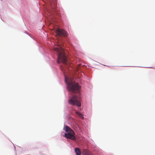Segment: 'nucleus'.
I'll list each match as a JSON object with an SVG mask.
<instances>
[{"instance_id":"obj_1","label":"nucleus","mask_w":155,"mask_h":155,"mask_svg":"<svg viewBox=\"0 0 155 155\" xmlns=\"http://www.w3.org/2000/svg\"><path fill=\"white\" fill-rule=\"evenodd\" d=\"M65 82L67 84L68 90L71 92L78 93L80 91V87L78 84L74 82L71 79L67 80L65 77Z\"/></svg>"},{"instance_id":"obj_2","label":"nucleus","mask_w":155,"mask_h":155,"mask_svg":"<svg viewBox=\"0 0 155 155\" xmlns=\"http://www.w3.org/2000/svg\"><path fill=\"white\" fill-rule=\"evenodd\" d=\"M54 51L57 52L58 63L62 62L65 64L67 62L66 57L65 56L63 49L60 46L54 48Z\"/></svg>"},{"instance_id":"obj_3","label":"nucleus","mask_w":155,"mask_h":155,"mask_svg":"<svg viewBox=\"0 0 155 155\" xmlns=\"http://www.w3.org/2000/svg\"><path fill=\"white\" fill-rule=\"evenodd\" d=\"M64 130L67 132V133L64 134V137L67 138L71 140H75L76 137L74 136V133L70 128L67 126H66L64 128Z\"/></svg>"},{"instance_id":"obj_4","label":"nucleus","mask_w":155,"mask_h":155,"mask_svg":"<svg viewBox=\"0 0 155 155\" xmlns=\"http://www.w3.org/2000/svg\"><path fill=\"white\" fill-rule=\"evenodd\" d=\"M81 98L79 96H73L68 101L69 103L73 105H76L78 107L81 106Z\"/></svg>"},{"instance_id":"obj_5","label":"nucleus","mask_w":155,"mask_h":155,"mask_svg":"<svg viewBox=\"0 0 155 155\" xmlns=\"http://www.w3.org/2000/svg\"><path fill=\"white\" fill-rule=\"evenodd\" d=\"M56 33L58 35L60 36L67 37L68 35L66 31L63 29H58L56 31Z\"/></svg>"},{"instance_id":"obj_6","label":"nucleus","mask_w":155,"mask_h":155,"mask_svg":"<svg viewBox=\"0 0 155 155\" xmlns=\"http://www.w3.org/2000/svg\"><path fill=\"white\" fill-rule=\"evenodd\" d=\"M74 150L76 155H81V152L78 148H76Z\"/></svg>"},{"instance_id":"obj_7","label":"nucleus","mask_w":155,"mask_h":155,"mask_svg":"<svg viewBox=\"0 0 155 155\" xmlns=\"http://www.w3.org/2000/svg\"><path fill=\"white\" fill-rule=\"evenodd\" d=\"M76 113L80 118L82 119H83L84 117L83 115L81 114L77 111L76 112Z\"/></svg>"}]
</instances>
